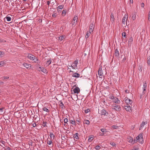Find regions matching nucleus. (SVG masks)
I'll return each instance as SVG.
<instances>
[{"mask_svg":"<svg viewBox=\"0 0 150 150\" xmlns=\"http://www.w3.org/2000/svg\"><path fill=\"white\" fill-rule=\"evenodd\" d=\"M143 133H140L137 136L136 138V139H134L133 144L139 142V143L142 144L144 142V139L143 138Z\"/></svg>","mask_w":150,"mask_h":150,"instance_id":"obj_1","label":"nucleus"},{"mask_svg":"<svg viewBox=\"0 0 150 150\" xmlns=\"http://www.w3.org/2000/svg\"><path fill=\"white\" fill-rule=\"evenodd\" d=\"M28 57V59L35 63L38 64L40 62H38V59L36 57L31 54H29Z\"/></svg>","mask_w":150,"mask_h":150,"instance_id":"obj_2","label":"nucleus"},{"mask_svg":"<svg viewBox=\"0 0 150 150\" xmlns=\"http://www.w3.org/2000/svg\"><path fill=\"white\" fill-rule=\"evenodd\" d=\"M73 88V91L74 93L78 94L80 92V88L76 86V85H74L72 87Z\"/></svg>","mask_w":150,"mask_h":150,"instance_id":"obj_3","label":"nucleus"},{"mask_svg":"<svg viewBox=\"0 0 150 150\" xmlns=\"http://www.w3.org/2000/svg\"><path fill=\"white\" fill-rule=\"evenodd\" d=\"M124 101L127 105H131L133 103L132 100L128 98L127 97H125L124 99Z\"/></svg>","mask_w":150,"mask_h":150,"instance_id":"obj_4","label":"nucleus"},{"mask_svg":"<svg viewBox=\"0 0 150 150\" xmlns=\"http://www.w3.org/2000/svg\"><path fill=\"white\" fill-rule=\"evenodd\" d=\"M52 62V59L51 58L45 59V65L46 67L49 66L51 63Z\"/></svg>","mask_w":150,"mask_h":150,"instance_id":"obj_5","label":"nucleus"},{"mask_svg":"<svg viewBox=\"0 0 150 150\" xmlns=\"http://www.w3.org/2000/svg\"><path fill=\"white\" fill-rule=\"evenodd\" d=\"M100 114L101 115H103L104 116H107L108 114V111L104 109H102L100 111Z\"/></svg>","mask_w":150,"mask_h":150,"instance_id":"obj_6","label":"nucleus"},{"mask_svg":"<svg viewBox=\"0 0 150 150\" xmlns=\"http://www.w3.org/2000/svg\"><path fill=\"white\" fill-rule=\"evenodd\" d=\"M78 20V17L77 16H75L73 18L72 22V25H75Z\"/></svg>","mask_w":150,"mask_h":150,"instance_id":"obj_7","label":"nucleus"},{"mask_svg":"<svg viewBox=\"0 0 150 150\" xmlns=\"http://www.w3.org/2000/svg\"><path fill=\"white\" fill-rule=\"evenodd\" d=\"M98 75L100 78H102L103 76V73L101 68H100L98 71Z\"/></svg>","mask_w":150,"mask_h":150,"instance_id":"obj_8","label":"nucleus"},{"mask_svg":"<svg viewBox=\"0 0 150 150\" xmlns=\"http://www.w3.org/2000/svg\"><path fill=\"white\" fill-rule=\"evenodd\" d=\"M111 108L112 109L117 111H119L121 110V107L120 106H117V107L112 106Z\"/></svg>","mask_w":150,"mask_h":150,"instance_id":"obj_9","label":"nucleus"},{"mask_svg":"<svg viewBox=\"0 0 150 150\" xmlns=\"http://www.w3.org/2000/svg\"><path fill=\"white\" fill-rule=\"evenodd\" d=\"M39 68L40 69V70H39V71H41L42 72H43L45 74H47V69L43 67H39Z\"/></svg>","mask_w":150,"mask_h":150,"instance_id":"obj_10","label":"nucleus"},{"mask_svg":"<svg viewBox=\"0 0 150 150\" xmlns=\"http://www.w3.org/2000/svg\"><path fill=\"white\" fill-rule=\"evenodd\" d=\"M124 108L127 111L130 112V111L131 110V107L130 105H127L125 106L124 107Z\"/></svg>","mask_w":150,"mask_h":150,"instance_id":"obj_11","label":"nucleus"},{"mask_svg":"<svg viewBox=\"0 0 150 150\" xmlns=\"http://www.w3.org/2000/svg\"><path fill=\"white\" fill-rule=\"evenodd\" d=\"M95 26L93 24H91L90 25L89 27V30L90 32L93 33L94 30Z\"/></svg>","mask_w":150,"mask_h":150,"instance_id":"obj_12","label":"nucleus"},{"mask_svg":"<svg viewBox=\"0 0 150 150\" xmlns=\"http://www.w3.org/2000/svg\"><path fill=\"white\" fill-rule=\"evenodd\" d=\"M22 65L27 69L29 68L31 66V65L30 64H28L26 63H23Z\"/></svg>","mask_w":150,"mask_h":150,"instance_id":"obj_13","label":"nucleus"},{"mask_svg":"<svg viewBox=\"0 0 150 150\" xmlns=\"http://www.w3.org/2000/svg\"><path fill=\"white\" fill-rule=\"evenodd\" d=\"M127 141L129 143H132L134 142V140H133V138L131 137H129L127 139Z\"/></svg>","mask_w":150,"mask_h":150,"instance_id":"obj_14","label":"nucleus"},{"mask_svg":"<svg viewBox=\"0 0 150 150\" xmlns=\"http://www.w3.org/2000/svg\"><path fill=\"white\" fill-rule=\"evenodd\" d=\"M92 33L90 32L89 31H87L86 33V34L85 36V38H88L90 36L91 34Z\"/></svg>","mask_w":150,"mask_h":150,"instance_id":"obj_15","label":"nucleus"},{"mask_svg":"<svg viewBox=\"0 0 150 150\" xmlns=\"http://www.w3.org/2000/svg\"><path fill=\"white\" fill-rule=\"evenodd\" d=\"M115 99H113V101L115 103H119L120 102V100L116 97H115Z\"/></svg>","mask_w":150,"mask_h":150,"instance_id":"obj_16","label":"nucleus"},{"mask_svg":"<svg viewBox=\"0 0 150 150\" xmlns=\"http://www.w3.org/2000/svg\"><path fill=\"white\" fill-rule=\"evenodd\" d=\"M100 85H96L95 86V85H94V86H92V88H93V90L94 89V88L95 87L96 89H95V91H96L98 90V88L99 89L100 88Z\"/></svg>","mask_w":150,"mask_h":150,"instance_id":"obj_17","label":"nucleus"},{"mask_svg":"<svg viewBox=\"0 0 150 150\" xmlns=\"http://www.w3.org/2000/svg\"><path fill=\"white\" fill-rule=\"evenodd\" d=\"M69 121L71 124L74 125H76L75 121L74 119H70Z\"/></svg>","mask_w":150,"mask_h":150,"instance_id":"obj_18","label":"nucleus"},{"mask_svg":"<svg viewBox=\"0 0 150 150\" xmlns=\"http://www.w3.org/2000/svg\"><path fill=\"white\" fill-rule=\"evenodd\" d=\"M146 88V85H143V91L142 92V94L143 95L145 93V91Z\"/></svg>","mask_w":150,"mask_h":150,"instance_id":"obj_19","label":"nucleus"},{"mask_svg":"<svg viewBox=\"0 0 150 150\" xmlns=\"http://www.w3.org/2000/svg\"><path fill=\"white\" fill-rule=\"evenodd\" d=\"M60 103L59 104V105L61 107V108L63 110L64 109V108H65L64 105L62 101H60Z\"/></svg>","mask_w":150,"mask_h":150,"instance_id":"obj_20","label":"nucleus"},{"mask_svg":"<svg viewBox=\"0 0 150 150\" xmlns=\"http://www.w3.org/2000/svg\"><path fill=\"white\" fill-rule=\"evenodd\" d=\"M78 135V133H76L74 135L73 137L74 138L76 139H79V137Z\"/></svg>","mask_w":150,"mask_h":150,"instance_id":"obj_21","label":"nucleus"},{"mask_svg":"<svg viewBox=\"0 0 150 150\" xmlns=\"http://www.w3.org/2000/svg\"><path fill=\"white\" fill-rule=\"evenodd\" d=\"M80 76V75L77 73H75L72 75V76L74 77H79Z\"/></svg>","mask_w":150,"mask_h":150,"instance_id":"obj_22","label":"nucleus"},{"mask_svg":"<svg viewBox=\"0 0 150 150\" xmlns=\"http://www.w3.org/2000/svg\"><path fill=\"white\" fill-rule=\"evenodd\" d=\"M110 17H111V19H110L112 23L114 21V19H115L114 16L112 13H111V15H110Z\"/></svg>","mask_w":150,"mask_h":150,"instance_id":"obj_23","label":"nucleus"},{"mask_svg":"<svg viewBox=\"0 0 150 150\" xmlns=\"http://www.w3.org/2000/svg\"><path fill=\"white\" fill-rule=\"evenodd\" d=\"M78 63V60H76L74 61V63L73 64L74 67H76L77 66V65Z\"/></svg>","mask_w":150,"mask_h":150,"instance_id":"obj_24","label":"nucleus"},{"mask_svg":"<svg viewBox=\"0 0 150 150\" xmlns=\"http://www.w3.org/2000/svg\"><path fill=\"white\" fill-rule=\"evenodd\" d=\"M50 137L52 139V138H53V139H54L55 136L52 132H50Z\"/></svg>","mask_w":150,"mask_h":150,"instance_id":"obj_25","label":"nucleus"},{"mask_svg":"<svg viewBox=\"0 0 150 150\" xmlns=\"http://www.w3.org/2000/svg\"><path fill=\"white\" fill-rule=\"evenodd\" d=\"M6 64V61H2L0 62V67H2Z\"/></svg>","mask_w":150,"mask_h":150,"instance_id":"obj_26","label":"nucleus"},{"mask_svg":"<svg viewBox=\"0 0 150 150\" xmlns=\"http://www.w3.org/2000/svg\"><path fill=\"white\" fill-rule=\"evenodd\" d=\"M115 56H118L119 55V53L118 50L117 49H116L115 51Z\"/></svg>","mask_w":150,"mask_h":150,"instance_id":"obj_27","label":"nucleus"},{"mask_svg":"<svg viewBox=\"0 0 150 150\" xmlns=\"http://www.w3.org/2000/svg\"><path fill=\"white\" fill-rule=\"evenodd\" d=\"M126 15H125L124 17L122 19V23L125 25V21H126Z\"/></svg>","mask_w":150,"mask_h":150,"instance_id":"obj_28","label":"nucleus"},{"mask_svg":"<svg viewBox=\"0 0 150 150\" xmlns=\"http://www.w3.org/2000/svg\"><path fill=\"white\" fill-rule=\"evenodd\" d=\"M6 19V20L8 21H10L11 20V17L8 16L7 15L5 18Z\"/></svg>","mask_w":150,"mask_h":150,"instance_id":"obj_29","label":"nucleus"},{"mask_svg":"<svg viewBox=\"0 0 150 150\" xmlns=\"http://www.w3.org/2000/svg\"><path fill=\"white\" fill-rule=\"evenodd\" d=\"M147 124V122H144L143 121L142 124L140 125V127L141 128H142L143 127H144V125Z\"/></svg>","mask_w":150,"mask_h":150,"instance_id":"obj_30","label":"nucleus"},{"mask_svg":"<svg viewBox=\"0 0 150 150\" xmlns=\"http://www.w3.org/2000/svg\"><path fill=\"white\" fill-rule=\"evenodd\" d=\"M64 35H62L59 37L58 40L60 41L62 40L64 38Z\"/></svg>","mask_w":150,"mask_h":150,"instance_id":"obj_31","label":"nucleus"},{"mask_svg":"<svg viewBox=\"0 0 150 150\" xmlns=\"http://www.w3.org/2000/svg\"><path fill=\"white\" fill-rule=\"evenodd\" d=\"M136 17V15L135 13H134L132 14V19L133 20H134Z\"/></svg>","mask_w":150,"mask_h":150,"instance_id":"obj_32","label":"nucleus"},{"mask_svg":"<svg viewBox=\"0 0 150 150\" xmlns=\"http://www.w3.org/2000/svg\"><path fill=\"white\" fill-rule=\"evenodd\" d=\"M42 110L44 111L47 112H49V110L46 107H44L42 108Z\"/></svg>","mask_w":150,"mask_h":150,"instance_id":"obj_33","label":"nucleus"},{"mask_svg":"<svg viewBox=\"0 0 150 150\" xmlns=\"http://www.w3.org/2000/svg\"><path fill=\"white\" fill-rule=\"evenodd\" d=\"M4 54V52H3L0 51V57H2Z\"/></svg>","mask_w":150,"mask_h":150,"instance_id":"obj_34","label":"nucleus"},{"mask_svg":"<svg viewBox=\"0 0 150 150\" xmlns=\"http://www.w3.org/2000/svg\"><path fill=\"white\" fill-rule=\"evenodd\" d=\"M93 136H92V137L91 136V137L89 136V138L88 139V141L89 142H91L92 140H93Z\"/></svg>","mask_w":150,"mask_h":150,"instance_id":"obj_35","label":"nucleus"},{"mask_svg":"<svg viewBox=\"0 0 150 150\" xmlns=\"http://www.w3.org/2000/svg\"><path fill=\"white\" fill-rule=\"evenodd\" d=\"M56 1L55 0H50V4L52 5H53L55 4V2Z\"/></svg>","mask_w":150,"mask_h":150,"instance_id":"obj_36","label":"nucleus"},{"mask_svg":"<svg viewBox=\"0 0 150 150\" xmlns=\"http://www.w3.org/2000/svg\"><path fill=\"white\" fill-rule=\"evenodd\" d=\"M47 123L46 122H43L42 125L44 127H47L46 125Z\"/></svg>","mask_w":150,"mask_h":150,"instance_id":"obj_37","label":"nucleus"},{"mask_svg":"<svg viewBox=\"0 0 150 150\" xmlns=\"http://www.w3.org/2000/svg\"><path fill=\"white\" fill-rule=\"evenodd\" d=\"M133 41V38L132 37H131L129 38V40L128 42L130 43Z\"/></svg>","mask_w":150,"mask_h":150,"instance_id":"obj_38","label":"nucleus"},{"mask_svg":"<svg viewBox=\"0 0 150 150\" xmlns=\"http://www.w3.org/2000/svg\"><path fill=\"white\" fill-rule=\"evenodd\" d=\"M10 78V77L8 76H4L2 77V79L3 80H6Z\"/></svg>","mask_w":150,"mask_h":150,"instance_id":"obj_39","label":"nucleus"},{"mask_svg":"<svg viewBox=\"0 0 150 150\" xmlns=\"http://www.w3.org/2000/svg\"><path fill=\"white\" fill-rule=\"evenodd\" d=\"M85 123L87 125H89L90 123V122L89 120H86L85 121Z\"/></svg>","mask_w":150,"mask_h":150,"instance_id":"obj_40","label":"nucleus"},{"mask_svg":"<svg viewBox=\"0 0 150 150\" xmlns=\"http://www.w3.org/2000/svg\"><path fill=\"white\" fill-rule=\"evenodd\" d=\"M122 35L123 37H124V38H126V33L125 32H123L122 33Z\"/></svg>","mask_w":150,"mask_h":150,"instance_id":"obj_41","label":"nucleus"},{"mask_svg":"<svg viewBox=\"0 0 150 150\" xmlns=\"http://www.w3.org/2000/svg\"><path fill=\"white\" fill-rule=\"evenodd\" d=\"M110 144L113 146H115L116 145V144L114 142H111Z\"/></svg>","mask_w":150,"mask_h":150,"instance_id":"obj_42","label":"nucleus"},{"mask_svg":"<svg viewBox=\"0 0 150 150\" xmlns=\"http://www.w3.org/2000/svg\"><path fill=\"white\" fill-rule=\"evenodd\" d=\"M115 97H114V96L112 95L109 96V98L110 99H111L112 100H113L115 99Z\"/></svg>","mask_w":150,"mask_h":150,"instance_id":"obj_43","label":"nucleus"},{"mask_svg":"<svg viewBox=\"0 0 150 150\" xmlns=\"http://www.w3.org/2000/svg\"><path fill=\"white\" fill-rule=\"evenodd\" d=\"M64 118V122H68V119L67 118H64V117H63V118Z\"/></svg>","mask_w":150,"mask_h":150,"instance_id":"obj_44","label":"nucleus"},{"mask_svg":"<svg viewBox=\"0 0 150 150\" xmlns=\"http://www.w3.org/2000/svg\"><path fill=\"white\" fill-rule=\"evenodd\" d=\"M90 111V110L89 108H87L86 110H85V112L87 113L89 112Z\"/></svg>","mask_w":150,"mask_h":150,"instance_id":"obj_45","label":"nucleus"},{"mask_svg":"<svg viewBox=\"0 0 150 150\" xmlns=\"http://www.w3.org/2000/svg\"><path fill=\"white\" fill-rule=\"evenodd\" d=\"M63 5L59 6L58 7V9H63Z\"/></svg>","mask_w":150,"mask_h":150,"instance_id":"obj_46","label":"nucleus"},{"mask_svg":"<svg viewBox=\"0 0 150 150\" xmlns=\"http://www.w3.org/2000/svg\"><path fill=\"white\" fill-rule=\"evenodd\" d=\"M100 148V147L99 145L96 146L95 147V149L97 150L99 149Z\"/></svg>","mask_w":150,"mask_h":150,"instance_id":"obj_47","label":"nucleus"},{"mask_svg":"<svg viewBox=\"0 0 150 150\" xmlns=\"http://www.w3.org/2000/svg\"><path fill=\"white\" fill-rule=\"evenodd\" d=\"M62 140H64L65 139H67L65 138V136H62Z\"/></svg>","mask_w":150,"mask_h":150,"instance_id":"obj_48","label":"nucleus"},{"mask_svg":"<svg viewBox=\"0 0 150 150\" xmlns=\"http://www.w3.org/2000/svg\"><path fill=\"white\" fill-rule=\"evenodd\" d=\"M138 148L136 146H134L133 147V149L132 150H138Z\"/></svg>","mask_w":150,"mask_h":150,"instance_id":"obj_49","label":"nucleus"},{"mask_svg":"<svg viewBox=\"0 0 150 150\" xmlns=\"http://www.w3.org/2000/svg\"><path fill=\"white\" fill-rule=\"evenodd\" d=\"M100 131L102 132H106V130L105 129L102 128L100 129Z\"/></svg>","mask_w":150,"mask_h":150,"instance_id":"obj_50","label":"nucleus"},{"mask_svg":"<svg viewBox=\"0 0 150 150\" xmlns=\"http://www.w3.org/2000/svg\"><path fill=\"white\" fill-rule=\"evenodd\" d=\"M52 142L51 140H50V141H48L47 142V144L49 145H50L51 144Z\"/></svg>","mask_w":150,"mask_h":150,"instance_id":"obj_51","label":"nucleus"},{"mask_svg":"<svg viewBox=\"0 0 150 150\" xmlns=\"http://www.w3.org/2000/svg\"><path fill=\"white\" fill-rule=\"evenodd\" d=\"M67 12V11L66 10H64L62 11V14H66Z\"/></svg>","mask_w":150,"mask_h":150,"instance_id":"obj_52","label":"nucleus"},{"mask_svg":"<svg viewBox=\"0 0 150 150\" xmlns=\"http://www.w3.org/2000/svg\"><path fill=\"white\" fill-rule=\"evenodd\" d=\"M140 5H141V7H143V8H144V3H141Z\"/></svg>","mask_w":150,"mask_h":150,"instance_id":"obj_53","label":"nucleus"},{"mask_svg":"<svg viewBox=\"0 0 150 150\" xmlns=\"http://www.w3.org/2000/svg\"><path fill=\"white\" fill-rule=\"evenodd\" d=\"M148 20L150 21V11H149L148 14Z\"/></svg>","mask_w":150,"mask_h":150,"instance_id":"obj_54","label":"nucleus"},{"mask_svg":"<svg viewBox=\"0 0 150 150\" xmlns=\"http://www.w3.org/2000/svg\"><path fill=\"white\" fill-rule=\"evenodd\" d=\"M52 16L53 17H55L56 16V13H54V14H53L52 15Z\"/></svg>","mask_w":150,"mask_h":150,"instance_id":"obj_55","label":"nucleus"},{"mask_svg":"<svg viewBox=\"0 0 150 150\" xmlns=\"http://www.w3.org/2000/svg\"><path fill=\"white\" fill-rule=\"evenodd\" d=\"M32 125L33 127H35L36 126V124L35 123H34L33 124H32Z\"/></svg>","mask_w":150,"mask_h":150,"instance_id":"obj_56","label":"nucleus"},{"mask_svg":"<svg viewBox=\"0 0 150 150\" xmlns=\"http://www.w3.org/2000/svg\"><path fill=\"white\" fill-rule=\"evenodd\" d=\"M147 62L149 65H150V58L148 60Z\"/></svg>","mask_w":150,"mask_h":150,"instance_id":"obj_57","label":"nucleus"},{"mask_svg":"<svg viewBox=\"0 0 150 150\" xmlns=\"http://www.w3.org/2000/svg\"><path fill=\"white\" fill-rule=\"evenodd\" d=\"M50 4V1H47V4L48 5H49Z\"/></svg>","mask_w":150,"mask_h":150,"instance_id":"obj_58","label":"nucleus"},{"mask_svg":"<svg viewBox=\"0 0 150 150\" xmlns=\"http://www.w3.org/2000/svg\"><path fill=\"white\" fill-rule=\"evenodd\" d=\"M70 67H72L73 69H74L75 68L74 66H73V64H71Z\"/></svg>","mask_w":150,"mask_h":150,"instance_id":"obj_59","label":"nucleus"},{"mask_svg":"<svg viewBox=\"0 0 150 150\" xmlns=\"http://www.w3.org/2000/svg\"><path fill=\"white\" fill-rule=\"evenodd\" d=\"M117 106H120V105H117L116 104H114L112 105V106H114V107L116 106L117 107Z\"/></svg>","mask_w":150,"mask_h":150,"instance_id":"obj_60","label":"nucleus"},{"mask_svg":"<svg viewBox=\"0 0 150 150\" xmlns=\"http://www.w3.org/2000/svg\"><path fill=\"white\" fill-rule=\"evenodd\" d=\"M4 111V108H0V112H3Z\"/></svg>","mask_w":150,"mask_h":150,"instance_id":"obj_61","label":"nucleus"},{"mask_svg":"<svg viewBox=\"0 0 150 150\" xmlns=\"http://www.w3.org/2000/svg\"><path fill=\"white\" fill-rule=\"evenodd\" d=\"M70 132V131L69 130H67L65 133H66L67 134H69Z\"/></svg>","mask_w":150,"mask_h":150,"instance_id":"obj_62","label":"nucleus"},{"mask_svg":"<svg viewBox=\"0 0 150 150\" xmlns=\"http://www.w3.org/2000/svg\"><path fill=\"white\" fill-rule=\"evenodd\" d=\"M76 121L78 122L77 123V124H79V123L80 122V121L77 119L76 120Z\"/></svg>","mask_w":150,"mask_h":150,"instance_id":"obj_63","label":"nucleus"},{"mask_svg":"<svg viewBox=\"0 0 150 150\" xmlns=\"http://www.w3.org/2000/svg\"><path fill=\"white\" fill-rule=\"evenodd\" d=\"M6 150H11V149L9 147H8L6 148Z\"/></svg>","mask_w":150,"mask_h":150,"instance_id":"obj_64","label":"nucleus"}]
</instances>
